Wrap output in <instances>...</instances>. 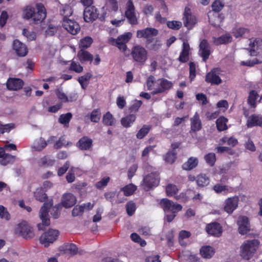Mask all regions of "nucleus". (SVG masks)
Masks as SVG:
<instances>
[{"label": "nucleus", "mask_w": 262, "mask_h": 262, "mask_svg": "<svg viewBox=\"0 0 262 262\" xmlns=\"http://www.w3.org/2000/svg\"><path fill=\"white\" fill-rule=\"evenodd\" d=\"M46 16V9L41 4H37L36 8L27 6L24 10V17L31 19L35 24L41 23Z\"/></svg>", "instance_id": "obj_1"}, {"label": "nucleus", "mask_w": 262, "mask_h": 262, "mask_svg": "<svg viewBox=\"0 0 262 262\" xmlns=\"http://www.w3.org/2000/svg\"><path fill=\"white\" fill-rule=\"evenodd\" d=\"M259 245L256 239L248 240L244 242L241 246L240 255L246 260L253 256Z\"/></svg>", "instance_id": "obj_2"}, {"label": "nucleus", "mask_w": 262, "mask_h": 262, "mask_svg": "<svg viewBox=\"0 0 262 262\" xmlns=\"http://www.w3.org/2000/svg\"><path fill=\"white\" fill-rule=\"evenodd\" d=\"M130 55L133 61L139 65H144L148 58V52L146 49L141 45H135L132 48Z\"/></svg>", "instance_id": "obj_3"}, {"label": "nucleus", "mask_w": 262, "mask_h": 262, "mask_svg": "<svg viewBox=\"0 0 262 262\" xmlns=\"http://www.w3.org/2000/svg\"><path fill=\"white\" fill-rule=\"evenodd\" d=\"M53 205L52 200L45 202L43 206L39 211V217L42 220L41 223L37 224V228L39 230H43L45 226L50 225V220L48 218V208Z\"/></svg>", "instance_id": "obj_4"}, {"label": "nucleus", "mask_w": 262, "mask_h": 262, "mask_svg": "<svg viewBox=\"0 0 262 262\" xmlns=\"http://www.w3.org/2000/svg\"><path fill=\"white\" fill-rule=\"evenodd\" d=\"M15 233L26 239L32 238L34 236L32 228L25 221H23L17 225L15 229Z\"/></svg>", "instance_id": "obj_5"}, {"label": "nucleus", "mask_w": 262, "mask_h": 262, "mask_svg": "<svg viewBox=\"0 0 262 262\" xmlns=\"http://www.w3.org/2000/svg\"><path fill=\"white\" fill-rule=\"evenodd\" d=\"M132 36V33L127 32L119 36L117 39L111 38L109 39V42L112 45L117 46L120 51L125 53V52L127 50L126 43L128 42Z\"/></svg>", "instance_id": "obj_6"}, {"label": "nucleus", "mask_w": 262, "mask_h": 262, "mask_svg": "<svg viewBox=\"0 0 262 262\" xmlns=\"http://www.w3.org/2000/svg\"><path fill=\"white\" fill-rule=\"evenodd\" d=\"M59 231L57 230L49 229L40 236V242L45 247H48L57 239Z\"/></svg>", "instance_id": "obj_7"}, {"label": "nucleus", "mask_w": 262, "mask_h": 262, "mask_svg": "<svg viewBox=\"0 0 262 262\" xmlns=\"http://www.w3.org/2000/svg\"><path fill=\"white\" fill-rule=\"evenodd\" d=\"M126 5L125 17L128 22L132 25H137L138 24V17L135 13V8L133 2L129 0L127 2Z\"/></svg>", "instance_id": "obj_8"}, {"label": "nucleus", "mask_w": 262, "mask_h": 262, "mask_svg": "<svg viewBox=\"0 0 262 262\" xmlns=\"http://www.w3.org/2000/svg\"><path fill=\"white\" fill-rule=\"evenodd\" d=\"M173 85V83L168 80L164 78L159 79L157 81V86L151 94L153 95L164 93L171 89Z\"/></svg>", "instance_id": "obj_9"}, {"label": "nucleus", "mask_w": 262, "mask_h": 262, "mask_svg": "<svg viewBox=\"0 0 262 262\" xmlns=\"http://www.w3.org/2000/svg\"><path fill=\"white\" fill-rule=\"evenodd\" d=\"M160 205L165 212L171 211L176 213L177 211L181 210L182 207L179 204H175L167 199H163L161 200Z\"/></svg>", "instance_id": "obj_10"}, {"label": "nucleus", "mask_w": 262, "mask_h": 262, "mask_svg": "<svg viewBox=\"0 0 262 262\" xmlns=\"http://www.w3.org/2000/svg\"><path fill=\"white\" fill-rule=\"evenodd\" d=\"M221 70L219 68H214L208 73L205 77V81L212 85H219L222 83V79L219 77Z\"/></svg>", "instance_id": "obj_11"}, {"label": "nucleus", "mask_w": 262, "mask_h": 262, "mask_svg": "<svg viewBox=\"0 0 262 262\" xmlns=\"http://www.w3.org/2000/svg\"><path fill=\"white\" fill-rule=\"evenodd\" d=\"M237 224L238 226V232L241 234L244 235L251 230L250 222L246 216H239L237 221Z\"/></svg>", "instance_id": "obj_12"}, {"label": "nucleus", "mask_w": 262, "mask_h": 262, "mask_svg": "<svg viewBox=\"0 0 262 262\" xmlns=\"http://www.w3.org/2000/svg\"><path fill=\"white\" fill-rule=\"evenodd\" d=\"M63 27L72 35L77 34L80 30L79 24L73 19H66L62 22Z\"/></svg>", "instance_id": "obj_13"}, {"label": "nucleus", "mask_w": 262, "mask_h": 262, "mask_svg": "<svg viewBox=\"0 0 262 262\" xmlns=\"http://www.w3.org/2000/svg\"><path fill=\"white\" fill-rule=\"evenodd\" d=\"M98 17L97 9L94 6L86 7L83 12V18L88 23H92Z\"/></svg>", "instance_id": "obj_14"}, {"label": "nucleus", "mask_w": 262, "mask_h": 262, "mask_svg": "<svg viewBox=\"0 0 262 262\" xmlns=\"http://www.w3.org/2000/svg\"><path fill=\"white\" fill-rule=\"evenodd\" d=\"M159 180V174L157 172H152L144 178L143 182L148 190L152 187L158 186Z\"/></svg>", "instance_id": "obj_15"}, {"label": "nucleus", "mask_w": 262, "mask_h": 262, "mask_svg": "<svg viewBox=\"0 0 262 262\" xmlns=\"http://www.w3.org/2000/svg\"><path fill=\"white\" fill-rule=\"evenodd\" d=\"M239 198L237 196L230 197L226 200L224 210L228 213H232L238 206Z\"/></svg>", "instance_id": "obj_16"}, {"label": "nucleus", "mask_w": 262, "mask_h": 262, "mask_svg": "<svg viewBox=\"0 0 262 262\" xmlns=\"http://www.w3.org/2000/svg\"><path fill=\"white\" fill-rule=\"evenodd\" d=\"M196 23V19L194 16L191 13L190 10L186 8L184 13L183 23L184 26L188 29H191Z\"/></svg>", "instance_id": "obj_17"}, {"label": "nucleus", "mask_w": 262, "mask_h": 262, "mask_svg": "<svg viewBox=\"0 0 262 262\" xmlns=\"http://www.w3.org/2000/svg\"><path fill=\"white\" fill-rule=\"evenodd\" d=\"M199 47V55L202 57L203 60L206 61L210 54V46L206 39H203L200 42Z\"/></svg>", "instance_id": "obj_18"}, {"label": "nucleus", "mask_w": 262, "mask_h": 262, "mask_svg": "<svg viewBox=\"0 0 262 262\" xmlns=\"http://www.w3.org/2000/svg\"><path fill=\"white\" fill-rule=\"evenodd\" d=\"M76 197L71 193L64 194L62 196L61 206L65 208H70L76 203Z\"/></svg>", "instance_id": "obj_19"}, {"label": "nucleus", "mask_w": 262, "mask_h": 262, "mask_svg": "<svg viewBox=\"0 0 262 262\" xmlns=\"http://www.w3.org/2000/svg\"><path fill=\"white\" fill-rule=\"evenodd\" d=\"M158 33V31L154 28H147L146 29L138 30L137 32V37L138 38L144 37L148 39L156 36Z\"/></svg>", "instance_id": "obj_20"}, {"label": "nucleus", "mask_w": 262, "mask_h": 262, "mask_svg": "<svg viewBox=\"0 0 262 262\" xmlns=\"http://www.w3.org/2000/svg\"><path fill=\"white\" fill-rule=\"evenodd\" d=\"M13 48L17 55L19 56L24 57L27 54L28 49L26 45L17 39L14 41Z\"/></svg>", "instance_id": "obj_21"}, {"label": "nucleus", "mask_w": 262, "mask_h": 262, "mask_svg": "<svg viewBox=\"0 0 262 262\" xmlns=\"http://www.w3.org/2000/svg\"><path fill=\"white\" fill-rule=\"evenodd\" d=\"M23 85V81L19 78H10L7 83L8 89L13 91H17L21 89Z\"/></svg>", "instance_id": "obj_22"}, {"label": "nucleus", "mask_w": 262, "mask_h": 262, "mask_svg": "<svg viewBox=\"0 0 262 262\" xmlns=\"http://www.w3.org/2000/svg\"><path fill=\"white\" fill-rule=\"evenodd\" d=\"M206 231L209 234L219 236L222 233V228L220 224L213 223L208 224L206 227Z\"/></svg>", "instance_id": "obj_23"}, {"label": "nucleus", "mask_w": 262, "mask_h": 262, "mask_svg": "<svg viewBox=\"0 0 262 262\" xmlns=\"http://www.w3.org/2000/svg\"><path fill=\"white\" fill-rule=\"evenodd\" d=\"M248 127H252L254 126H259L262 127V116L252 115L249 116L247 121Z\"/></svg>", "instance_id": "obj_24"}, {"label": "nucleus", "mask_w": 262, "mask_h": 262, "mask_svg": "<svg viewBox=\"0 0 262 262\" xmlns=\"http://www.w3.org/2000/svg\"><path fill=\"white\" fill-rule=\"evenodd\" d=\"M262 46V39L260 38H255L254 39H250L249 46L251 49L249 51L251 56H256L257 55L256 50Z\"/></svg>", "instance_id": "obj_25"}, {"label": "nucleus", "mask_w": 262, "mask_h": 262, "mask_svg": "<svg viewBox=\"0 0 262 262\" xmlns=\"http://www.w3.org/2000/svg\"><path fill=\"white\" fill-rule=\"evenodd\" d=\"M136 187L135 185H134L133 184H130L126 185V186L122 188L121 189L120 191H123L124 195L129 196V195H132L134 192V191L136 190ZM120 195H121V192H119L117 195V198L118 199V202L119 203H122L124 200H125V199H123L122 200H119V196Z\"/></svg>", "instance_id": "obj_26"}, {"label": "nucleus", "mask_w": 262, "mask_h": 262, "mask_svg": "<svg viewBox=\"0 0 262 262\" xmlns=\"http://www.w3.org/2000/svg\"><path fill=\"white\" fill-rule=\"evenodd\" d=\"M146 46L151 51H158L162 46V43L157 39H148L146 41Z\"/></svg>", "instance_id": "obj_27"}, {"label": "nucleus", "mask_w": 262, "mask_h": 262, "mask_svg": "<svg viewBox=\"0 0 262 262\" xmlns=\"http://www.w3.org/2000/svg\"><path fill=\"white\" fill-rule=\"evenodd\" d=\"M190 47L187 42L183 43V49L179 57V60L182 62H186L189 59Z\"/></svg>", "instance_id": "obj_28"}, {"label": "nucleus", "mask_w": 262, "mask_h": 262, "mask_svg": "<svg viewBox=\"0 0 262 262\" xmlns=\"http://www.w3.org/2000/svg\"><path fill=\"white\" fill-rule=\"evenodd\" d=\"M77 57L80 61L82 63L85 61L91 62L93 59V55L88 51L82 49H81L80 50L78 51Z\"/></svg>", "instance_id": "obj_29"}, {"label": "nucleus", "mask_w": 262, "mask_h": 262, "mask_svg": "<svg viewBox=\"0 0 262 262\" xmlns=\"http://www.w3.org/2000/svg\"><path fill=\"white\" fill-rule=\"evenodd\" d=\"M92 140L86 136L81 138L78 142V146L81 150H89L92 146Z\"/></svg>", "instance_id": "obj_30"}, {"label": "nucleus", "mask_w": 262, "mask_h": 262, "mask_svg": "<svg viewBox=\"0 0 262 262\" xmlns=\"http://www.w3.org/2000/svg\"><path fill=\"white\" fill-rule=\"evenodd\" d=\"M62 250L66 254L74 255L77 253L78 248L72 243H66L61 247Z\"/></svg>", "instance_id": "obj_31"}, {"label": "nucleus", "mask_w": 262, "mask_h": 262, "mask_svg": "<svg viewBox=\"0 0 262 262\" xmlns=\"http://www.w3.org/2000/svg\"><path fill=\"white\" fill-rule=\"evenodd\" d=\"M191 129L193 132L199 131L202 128L201 121L197 113L190 119Z\"/></svg>", "instance_id": "obj_32"}, {"label": "nucleus", "mask_w": 262, "mask_h": 262, "mask_svg": "<svg viewBox=\"0 0 262 262\" xmlns=\"http://www.w3.org/2000/svg\"><path fill=\"white\" fill-rule=\"evenodd\" d=\"M232 40V36L229 33L224 34L217 38H213V42L216 45L226 44L231 42Z\"/></svg>", "instance_id": "obj_33"}, {"label": "nucleus", "mask_w": 262, "mask_h": 262, "mask_svg": "<svg viewBox=\"0 0 262 262\" xmlns=\"http://www.w3.org/2000/svg\"><path fill=\"white\" fill-rule=\"evenodd\" d=\"M198 159L196 158L190 157L186 162L183 164L182 168L184 170H190L198 165Z\"/></svg>", "instance_id": "obj_34"}, {"label": "nucleus", "mask_w": 262, "mask_h": 262, "mask_svg": "<svg viewBox=\"0 0 262 262\" xmlns=\"http://www.w3.org/2000/svg\"><path fill=\"white\" fill-rule=\"evenodd\" d=\"M55 162V160L52 159L48 156H45L38 160V165L40 167H47L53 166Z\"/></svg>", "instance_id": "obj_35"}, {"label": "nucleus", "mask_w": 262, "mask_h": 262, "mask_svg": "<svg viewBox=\"0 0 262 262\" xmlns=\"http://www.w3.org/2000/svg\"><path fill=\"white\" fill-rule=\"evenodd\" d=\"M214 253L213 249L209 246L203 247L200 249V254L205 258H211Z\"/></svg>", "instance_id": "obj_36"}, {"label": "nucleus", "mask_w": 262, "mask_h": 262, "mask_svg": "<svg viewBox=\"0 0 262 262\" xmlns=\"http://www.w3.org/2000/svg\"><path fill=\"white\" fill-rule=\"evenodd\" d=\"M136 117L134 114H130L123 117L121 120V124L125 127H128L131 126L135 121Z\"/></svg>", "instance_id": "obj_37"}, {"label": "nucleus", "mask_w": 262, "mask_h": 262, "mask_svg": "<svg viewBox=\"0 0 262 262\" xmlns=\"http://www.w3.org/2000/svg\"><path fill=\"white\" fill-rule=\"evenodd\" d=\"M35 199L40 202H45L48 198L47 194L42 188H38L34 193Z\"/></svg>", "instance_id": "obj_38"}, {"label": "nucleus", "mask_w": 262, "mask_h": 262, "mask_svg": "<svg viewBox=\"0 0 262 262\" xmlns=\"http://www.w3.org/2000/svg\"><path fill=\"white\" fill-rule=\"evenodd\" d=\"M258 94L255 91L252 90L250 92L247 102L251 107L255 108L256 107V100L258 98Z\"/></svg>", "instance_id": "obj_39"}, {"label": "nucleus", "mask_w": 262, "mask_h": 262, "mask_svg": "<svg viewBox=\"0 0 262 262\" xmlns=\"http://www.w3.org/2000/svg\"><path fill=\"white\" fill-rule=\"evenodd\" d=\"M102 122L105 125L112 126L115 124V120L110 112H107L103 116Z\"/></svg>", "instance_id": "obj_40"}, {"label": "nucleus", "mask_w": 262, "mask_h": 262, "mask_svg": "<svg viewBox=\"0 0 262 262\" xmlns=\"http://www.w3.org/2000/svg\"><path fill=\"white\" fill-rule=\"evenodd\" d=\"M15 156H12L9 154H6L4 157L0 159V164L5 166L9 164L13 163L15 160Z\"/></svg>", "instance_id": "obj_41"}, {"label": "nucleus", "mask_w": 262, "mask_h": 262, "mask_svg": "<svg viewBox=\"0 0 262 262\" xmlns=\"http://www.w3.org/2000/svg\"><path fill=\"white\" fill-rule=\"evenodd\" d=\"M196 183L198 186L204 187L209 183V179L205 174H201L196 177Z\"/></svg>", "instance_id": "obj_42"}, {"label": "nucleus", "mask_w": 262, "mask_h": 262, "mask_svg": "<svg viewBox=\"0 0 262 262\" xmlns=\"http://www.w3.org/2000/svg\"><path fill=\"white\" fill-rule=\"evenodd\" d=\"M228 120L224 117H221L216 120V127L219 131H223L227 129V122Z\"/></svg>", "instance_id": "obj_43"}, {"label": "nucleus", "mask_w": 262, "mask_h": 262, "mask_svg": "<svg viewBox=\"0 0 262 262\" xmlns=\"http://www.w3.org/2000/svg\"><path fill=\"white\" fill-rule=\"evenodd\" d=\"M47 145V142L43 138H40L37 144H34L31 147L34 151H40L46 147Z\"/></svg>", "instance_id": "obj_44"}, {"label": "nucleus", "mask_w": 262, "mask_h": 262, "mask_svg": "<svg viewBox=\"0 0 262 262\" xmlns=\"http://www.w3.org/2000/svg\"><path fill=\"white\" fill-rule=\"evenodd\" d=\"M93 39L89 36H86L80 40L79 46L80 49H84L90 47Z\"/></svg>", "instance_id": "obj_45"}, {"label": "nucleus", "mask_w": 262, "mask_h": 262, "mask_svg": "<svg viewBox=\"0 0 262 262\" xmlns=\"http://www.w3.org/2000/svg\"><path fill=\"white\" fill-rule=\"evenodd\" d=\"M61 14L63 16V21L66 19H70L68 17L70 16L73 13L72 8L67 5L65 6L60 12Z\"/></svg>", "instance_id": "obj_46"}, {"label": "nucleus", "mask_w": 262, "mask_h": 262, "mask_svg": "<svg viewBox=\"0 0 262 262\" xmlns=\"http://www.w3.org/2000/svg\"><path fill=\"white\" fill-rule=\"evenodd\" d=\"M151 128L150 125H144L137 133L136 136L138 139H142L145 137L149 132Z\"/></svg>", "instance_id": "obj_47"}, {"label": "nucleus", "mask_w": 262, "mask_h": 262, "mask_svg": "<svg viewBox=\"0 0 262 262\" xmlns=\"http://www.w3.org/2000/svg\"><path fill=\"white\" fill-rule=\"evenodd\" d=\"M176 158V152L174 150H172L167 152L165 155L164 160L169 164H172L174 162Z\"/></svg>", "instance_id": "obj_48"}, {"label": "nucleus", "mask_w": 262, "mask_h": 262, "mask_svg": "<svg viewBox=\"0 0 262 262\" xmlns=\"http://www.w3.org/2000/svg\"><path fill=\"white\" fill-rule=\"evenodd\" d=\"M72 115L71 113H68L66 114L61 115L59 118L58 121L63 124H68L71 119L72 118Z\"/></svg>", "instance_id": "obj_49"}, {"label": "nucleus", "mask_w": 262, "mask_h": 262, "mask_svg": "<svg viewBox=\"0 0 262 262\" xmlns=\"http://www.w3.org/2000/svg\"><path fill=\"white\" fill-rule=\"evenodd\" d=\"M249 30L245 28H239L233 32V35L236 38L243 37L244 35L249 33Z\"/></svg>", "instance_id": "obj_50"}, {"label": "nucleus", "mask_w": 262, "mask_h": 262, "mask_svg": "<svg viewBox=\"0 0 262 262\" xmlns=\"http://www.w3.org/2000/svg\"><path fill=\"white\" fill-rule=\"evenodd\" d=\"M224 7V3L221 0H216L212 4V10L216 12H220Z\"/></svg>", "instance_id": "obj_51"}, {"label": "nucleus", "mask_w": 262, "mask_h": 262, "mask_svg": "<svg viewBox=\"0 0 262 262\" xmlns=\"http://www.w3.org/2000/svg\"><path fill=\"white\" fill-rule=\"evenodd\" d=\"M166 190L167 195L173 196L177 194L179 190L176 185L169 184L167 186Z\"/></svg>", "instance_id": "obj_52"}, {"label": "nucleus", "mask_w": 262, "mask_h": 262, "mask_svg": "<svg viewBox=\"0 0 262 262\" xmlns=\"http://www.w3.org/2000/svg\"><path fill=\"white\" fill-rule=\"evenodd\" d=\"M155 83L157 84V81H156L155 78L151 75L148 77L146 81V85L148 90L154 91L155 89V88H154Z\"/></svg>", "instance_id": "obj_53"}, {"label": "nucleus", "mask_w": 262, "mask_h": 262, "mask_svg": "<svg viewBox=\"0 0 262 262\" xmlns=\"http://www.w3.org/2000/svg\"><path fill=\"white\" fill-rule=\"evenodd\" d=\"M204 158L206 162L210 166L214 165L216 160L215 154L209 153L205 156Z\"/></svg>", "instance_id": "obj_54"}, {"label": "nucleus", "mask_w": 262, "mask_h": 262, "mask_svg": "<svg viewBox=\"0 0 262 262\" xmlns=\"http://www.w3.org/2000/svg\"><path fill=\"white\" fill-rule=\"evenodd\" d=\"M15 124L14 123H9L5 125H3L0 123V133L4 134L5 132H9L11 129L15 128Z\"/></svg>", "instance_id": "obj_55"}, {"label": "nucleus", "mask_w": 262, "mask_h": 262, "mask_svg": "<svg viewBox=\"0 0 262 262\" xmlns=\"http://www.w3.org/2000/svg\"><path fill=\"white\" fill-rule=\"evenodd\" d=\"M61 208L62 206L60 204H58L52 208L51 211V214L54 219H57L59 216Z\"/></svg>", "instance_id": "obj_56"}, {"label": "nucleus", "mask_w": 262, "mask_h": 262, "mask_svg": "<svg viewBox=\"0 0 262 262\" xmlns=\"http://www.w3.org/2000/svg\"><path fill=\"white\" fill-rule=\"evenodd\" d=\"M101 117V113L98 110H95L92 111L90 115V119L91 121L94 122H97L100 120Z\"/></svg>", "instance_id": "obj_57"}, {"label": "nucleus", "mask_w": 262, "mask_h": 262, "mask_svg": "<svg viewBox=\"0 0 262 262\" xmlns=\"http://www.w3.org/2000/svg\"><path fill=\"white\" fill-rule=\"evenodd\" d=\"M55 92L58 98L61 100L63 102L70 101L67 96L62 91V90L57 89L56 90ZM72 101V100H70V101Z\"/></svg>", "instance_id": "obj_58"}, {"label": "nucleus", "mask_w": 262, "mask_h": 262, "mask_svg": "<svg viewBox=\"0 0 262 262\" xmlns=\"http://www.w3.org/2000/svg\"><path fill=\"white\" fill-rule=\"evenodd\" d=\"M0 217L8 221L10 219V216L7 209L3 206L0 205Z\"/></svg>", "instance_id": "obj_59"}, {"label": "nucleus", "mask_w": 262, "mask_h": 262, "mask_svg": "<svg viewBox=\"0 0 262 262\" xmlns=\"http://www.w3.org/2000/svg\"><path fill=\"white\" fill-rule=\"evenodd\" d=\"M167 25L169 28L174 30H178L182 26V23L179 21H168Z\"/></svg>", "instance_id": "obj_60"}, {"label": "nucleus", "mask_w": 262, "mask_h": 262, "mask_svg": "<svg viewBox=\"0 0 262 262\" xmlns=\"http://www.w3.org/2000/svg\"><path fill=\"white\" fill-rule=\"evenodd\" d=\"M126 211H127V214L129 216H131L134 214V213L135 211V209H136L135 204L132 202H129L126 204Z\"/></svg>", "instance_id": "obj_61"}, {"label": "nucleus", "mask_w": 262, "mask_h": 262, "mask_svg": "<svg viewBox=\"0 0 262 262\" xmlns=\"http://www.w3.org/2000/svg\"><path fill=\"white\" fill-rule=\"evenodd\" d=\"M83 208L81 205H76L72 210V214L73 216L81 215L83 212Z\"/></svg>", "instance_id": "obj_62"}, {"label": "nucleus", "mask_w": 262, "mask_h": 262, "mask_svg": "<svg viewBox=\"0 0 262 262\" xmlns=\"http://www.w3.org/2000/svg\"><path fill=\"white\" fill-rule=\"evenodd\" d=\"M106 5L113 11H116L118 10V4L116 0H106Z\"/></svg>", "instance_id": "obj_63"}, {"label": "nucleus", "mask_w": 262, "mask_h": 262, "mask_svg": "<svg viewBox=\"0 0 262 262\" xmlns=\"http://www.w3.org/2000/svg\"><path fill=\"white\" fill-rule=\"evenodd\" d=\"M70 69L77 73H81L83 71V67L80 64L73 61L71 64Z\"/></svg>", "instance_id": "obj_64"}]
</instances>
